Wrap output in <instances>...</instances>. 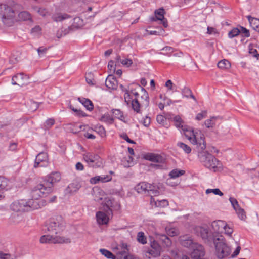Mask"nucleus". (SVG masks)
Returning <instances> with one entry per match:
<instances>
[{
    "label": "nucleus",
    "mask_w": 259,
    "mask_h": 259,
    "mask_svg": "<svg viewBox=\"0 0 259 259\" xmlns=\"http://www.w3.org/2000/svg\"><path fill=\"white\" fill-rule=\"evenodd\" d=\"M185 135L193 144L197 145V149L198 151V158L200 162L207 168L212 170L215 172L218 170L221 164L220 161L217 158L206 151H203L206 148V142L203 134L194 132L192 128L189 129L184 128Z\"/></svg>",
    "instance_id": "obj_1"
},
{
    "label": "nucleus",
    "mask_w": 259,
    "mask_h": 259,
    "mask_svg": "<svg viewBox=\"0 0 259 259\" xmlns=\"http://www.w3.org/2000/svg\"><path fill=\"white\" fill-rule=\"evenodd\" d=\"M200 236L205 243L209 246H214L215 254L219 259L227 257L231 253L230 247L225 242L224 237L220 233H210L207 229L202 228Z\"/></svg>",
    "instance_id": "obj_2"
},
{
    "label": "nucleus",
    "mask_w": 259,
    "mask_h": 259,
    "mask_svg": "<svg viewBox=\"0 0 259 259\" xmlns=\"http://www.w3.org/2000/svg\"><path fill=\"white\" fill-rule=\"evenodd\" d=\"M65 222L61 215H57L47 221L43 228L45 233L57 235L60 234L65 228Z\"/></svg>",
    "instance_id": "obj_3"
},
{
    "label": "nucleus",
    "mask_w": 259,
    "mask_h": 259,
    "mask_svg": "<svg viewBox=\"0 0 259 259\" xmlns=\"http://www.w3.org/2000/svg\"><path fill=\"white\" fill-rule=\"evenodd\" d=\"M11 209L15 212H25L40 208L37 200L21 199L15 201L10 205Z\"/></svg>",
    "instance_id": "obj_4"
},
{
    "label": "nucleus",
    "mask_w": 259,
    "mask_h": 259,
    "mask_svg": "<svg viewBox=\"0 0 259 259\" xmlns=\"http://www.w3.org/2000/svg\"><path fill=\"white\" fill-rule=\"evenodd\" d=\"M50 188L49 187H47L41 180L39 183L32 188L30 192L32 197L31 200H37L39 204V199L40 197H45L51 193Z\"/></svg>",
    "instance_id": "obj_5"
},
{
    "label": "nucleus",
    "mask_w": 259,
    "mask_h": 259,
    "mask_svg": "<svg viewBox=\"0 0 259 259\" xmlns=\"http://www.w3.org/2000/svg\"><path fill=\"white\" fill-rule=\"evenodd\" d=\"M142 88L139 84L133 83L128 85L129 93L133 94L135 96V98L131 100V106L132 109L136 113H141V104L138 101V97L139 96V93L136 91L137 88L139 89Z\"/></svg>",
    "instance_id": "obj_6"
},
{
    "label": "nucleus",
    "mask_w": 259,
    "mask_h": 259,
    "mask_svg": "<svg viewBox=\"0 0 259 259\" xmlns=\"http://www.w3.org/2000/svg\"><path fill=\"white\" fill-rule=\"evenodd\" d=\"M83 158L89 167L98 168L103 166V159L98 154L88 152L83 155Z\"/></svg>",
    "instance_id": "obj_7"
},
{
    "label": "nucleus",
    "mask_w": 259,
    "mask_h": 259,
    "mask_svg": "<svg viewBox=\"0 0 259 259\" xmlns=\"http://www.w3.org/2000/svg\"><path fill=\"white\" fill-rule=\"evenodd\" d=\"M40 242L41 243L52 242L54 243H70L71 240L69 238H65L64 237L59 236H54V234L45 235L40 238Z\"/></svg>",
    "instance_id": "obj_8"
},
{
    "label": "nucleus",
    "mask_w": 259,
    "mask_h": 259,
    "mask_svg": "<svg viewBox=\"0 0 259 259\" xmlns=\"http://www.w3.org/2000/svg\"><path fill=\"white\" fill-rule=\"evenodd\" d=\"M61 180V174L58 171H53L48 176L44 177L42 181L47 186L50 187L51 192H52L54 189V184L60 181Z\"/></svg>",
    "instance_id": "obj_9"
},
{
    "label": "nucleus",
    "mask_w": 259,
    "mask_h": 259,
    "mask_svg": "<svg viewBox=\"0 0 259 259\" xmlns=\"http://www.w3.org/2000/svg\"><path fill=\"white\" fill-rule=\"evenodd\" d=\"M205 255V250L202 245L195 244L193 245L191 256L193 259H201Z\"/></svg>",
    "instance_id": "obj_10"
},
{
    "label": "nucleus",
    "mask_w": 259,
    "mask_h": 259,
    "mask_svg": "<svg viewBox=\"0 0 259 259\" xmlns=\"http://www.w3.org/2000/svg\"><path fill=\"white\" fill-rule=\"evenodd\" d=\"M0 14L2 15L3 19H9L14 16V11L8 5L1 4Z\"/></svg>",
    "instance_id": "obj_11"
},
{
    "label": "nucleus",
    "mask_w": 259,
    "mask_h": 259,
    "mask_svg": "<svg viewBox=\"0 0 259 259\" xmlns=\"http://www.w3.org/2000/svg\"><path fill=\"white\" fill-rule=\"evenodd\" d=\"M226 226V222L222 220H217L214 221L212 222L211 223V227L213 230V232L211 231L208 227H200L199 229V233L200 235V231L201 229L204 228L207 229L209 232L210 233L213 234L214 233H219V232L220 231L221 229H223Z\"/></svg>",
    "instance_id": "obj_12"
},
{
    "label": "nucleus",
    "mask_w": 259,
    "mask_h": 259,
    "mask_svg": "<svg viewBox=\"0 0 259 259\" xmlns=\"http://www.w3.org/2000/svg\"><path fill=\"white\" fill-rule=\"evenodd\" d=\"M100 252L107 258L116 259V258L119 257L120 259H128V254L125 251H122L117 254V256H115L111 251L106 249H100Z\"/></svg>",
    "instance_id": "obj_13"
},
{
    "label": "nucleus",
    "mask_w": 259,
    "mask_h": 259,
    "mask_svg": "<svg viewBox=\"0 0 259 259\" xmlns=\"http://www.w3.org/2000/svg\"><path fill=\"white\" fill-rule=\"evenodd\" d=\"M143 159L156 163H163L164 159L159 154L153 153H147L143 155Z\"/></svg>",
    "instance_id": "obj_14"
},
{
    "label": "nucleus",
    "mask_w": 259,
    "mask_h": 259,
    "mask_svg": "<svg viewBox=\"0 0 259 259\" xmlns=\"http://www.w3.org/2000/svg\"><path fill=\"white\" fill-rule=\"evenodd\" d=\"M116 207L118 208L119 207V205L115 201L108 199L106 200L105 205H104V210L109 214L113 215V210L117 209Z\"/></svg>",
    "instance_id": "obj_15"
},
{
    "label": "nucleus",
    "mask_w": 259,
    "mask_h": 259,
    "mask_svg": "<svg viewBox=\"0 0 259 259\" xmlns=\"http://www.w3.org/2000/svg\"><path fill=\"white\" fill-rule=\"evenodd\" d=\"M161 247L155 240L151 242V249H149L148 252L153 257H158L160 255Z\"/></svg>",
    "instance_id": "obj_16"
},
{
    "label": "nucleus",
    "mask_w": 259,
    "mask_h": 259,
    "mask_svg": "<svg viewBox=\"0 0 259 259\" xmlns=\"http://www.w3.org/2000/svg\"><path fill=\"white\" fill-rule=\"evenodd\" d=\"M110 215L106 211H98L96 215L97 221L100 225L107 224L109 222Z\"/></svg>",
    "instance_id": "obj_17"
},
{
    "label": "nucleus",
    "mask_w": 259,
    "mask_h": 259,
    "mask_svg": "<svg viewBox=\"0 0 259 259\" xmlns=\"http://www.w3.org/2000/svg\"><path fill=\"white\" fill-rule=\"evenodd\" d=\"M105 85L109 89L116 90L118 87V81L113 75H109L106 79Z\"/></svg>",
    "instance_id": "obj_18"
},
{
    "label": "nucleus",
    "mask_w": 259,
    "mask_h": 259,
    "mask_svg": "<svg viewBox=\"0 0 259 259\" xmlns=\"http://www.w3.org/2000/svg\"><path fill=\"white\" fill-rule=\"evenodd\" d=\"M28 77L27 75L23 73H17L14 75L12 78V83L13 85H19L23 84V81L24 79H28Z\"/></svg>",
    "instance_id": "obj_19"
},
{
    "label": "nucleus",
    "mask_w": 259,
    "mask_h": 259,
    "mask_svg": "<svg viewBox=\"0 0 259 259\" xmlns=\"http://www.w3.org/2000/svg\"><path fill=\"white\" fill-rule=\"evenodd\" d=\"M151 188H153L152 184L142 182L137 184L135 186V189L138 193H142L146 191H149V189Z\"/></svg>",
    "instance_id": "obj_20"
},
{
    "label": "nucleus",
    "mask_w": 259,
    "mask_h": 259,
    "mask_svg": "<svg viewBox=\"0 0 259 259\" xmlns=\"http://www.w3.org/2000/svg\"><path fill=\"white\" fill-rule=\"evenodd\" d=\"M48 160V154L46 152H42L37 154L36 157L34 167L35 168L42 166L40 163L46 162Z\"/></svg>",
    "instance_id": "obj_21"
},
{
    "label": "nucleus",
    "mask_w": 259,
    "mask_h": 259,
    "mask_svg": "<svg viewBox=\"0 0 259 259\" xmlns=\"http://www.w3.org/2000/svg\"><path fill=\"white\" fill-rule=\"evenodd\" d=\"M71 18V16L66 13H56L52 15V18L54 21L61 22L65 19Z\"/></svg>",
    "instance_id": "obj_22"
},
{
    "label": "nucleus",
    "mask_w": 259,
    "mask_h": 259,
    "mask_svg": "<svg viewBox=\"0 0 259 259\" xmlns=\"http://www.w3.org/2000/svg\"><path fill=\"white\" fill-rule=\"evenodd\" d=\"M165 11L163 8H159L155 11V17L151 18L152 21H156L157 20H161L164 18V14Z\"/></svg>",
    "instance_id": "obj_23"
},
{
    "label": "nucleus",
    "mask_w": 259,
    "mask_h": 259,
    "mask_svg": "<svg viewBox=\"0 0 259 259\" xmlns=\"http://www.w3.org/2000/svg\"><path fill=\"white\" fill-rule=\"evenodd\" d=\"M152 186L153 188L149 189V191L151 192V194L154 196L159 195L163 191L162 184L159 183L157 185L152 184Z\"/></svg>",
    "instance_id": "obj_24"
},
{
    "label": "nucleus",
    "mask_w": 259,
    "mask_h": 259,
    "mask_svg": "<svg viewBox=\"0 0 259 259\" xmlns=\"http://www.w3.org/2000/svg\"><path fill=\"white\" fill-rule=\"evenodd\" d=\"M142 91L143 92V94L141 96V99L143 100L141 104V107H144L147 108L149 106V97L148 92L144 88H141Z\"/></svg>",
    "instance_id": "obj_25"
},
{
    "label": "nucleus",
    "mask_w": 259,
    "mask_h": 259,
    "mask_svg": "<svg viewBox=\"0 0 259 259\" xmlns=\"http://www.w3.org/2000/svg\"><path fill=\"white\" fill-rule=\"evenodd\" d=\"M79 102L86 108L87 110L91 111L94 109V105L93 102L89 99L78 98Z\"/></svg>",
    "instance_id": "obj_26"
},
{
    "label": "nucleus",
    "mask_w": 259,
    "mask_h": 259,
    "mask_svg": "<svg viewBox=\"0 0 259 259\" xmlns=\"http://www.w3.org/2000/svg\"><path fill=\"white\" fill-rule=\"evenodd\" d=\"M117 63H121L123 66L127 67H130L133 64V61L131 59L124 58H121L120 56L117 55L115 58Z\"/></svg>",
    "instance_id": "obj_27"
},
{
    "label": "nucleus",
    "mask_w": 259,
    "mask_h": 259,
    "mask_svg": "<svg viewBox=\"0 0 259 259\" xmlns=\"http://www.w3.org/2000/svg\"><path fill=\"white\" fill-rule=\"evenodd\" d=\"M151 202H154L155 206L159 207H165L169 205L168 200L166 199L155 200L152 197L151 198Z\"/></svg>",
    "instance_id": "obj_28"
},
{
    "label": "nucleus",
    "mask_w": 259,
    "mask_h": 259,
    "mask_svg": "<svg viewBox=\"0 0 259 259\" xmlns=\"http://www.w3.org/2000/svg\"><path fill=\"white\" fill-rule=\"evenodd\" d=\"M112 113L114 115L115 118L118 119L119 120L126 122L125 119V117L124 115L123 112L120 109H113L111 110Z\"/></svg>",
    "instance_id": "obj_29"
},
{
    "label": "nucleus",
    "mask_w": 259,
    "mask_h": 259,
    "mask_svg": "<svg viewBox=\"0 0 259 259\" xmlns=\"http://www.w3.org/2000/svg\"><path fill=\"white\" fill-rule=\"evenodd\" d=\"M183 97H186L187 98H191L193 99L195 101H196V99L195 96L193 95L192 91L191 89L188 87H185L181 91Z\"/></svg>",
    "instance_id": "obj_30"
},
{
    "label": "nucleus",
    "mask_w": 259,
    "mask_h": 259,
    "mask_svg": "<svg viewBox=\"0 0 259 259\" xmlns=\"http://www.w3.org/2000/svg\"><path fill=\"white\" fill-rule=\"evenodd\" d=\"M99 120L104 122L108 124H112L114 122V118L108 113H106L102 115Z\"/></svg>",
    "instance_id": "obj_31"
},
{
    "label": "nucleus",
    "mask_w": 259,
    "mask_h": 259,
    "mask_svg": "<svg viewBox=\"0 0 259 259\" xmlns=\"http://www.w3.org/2000/svg\"><path fill=\"white\" fill-rule=\"evenodd\" d=\"M119 87L123 92H125L124 95L125 102L127 105H129L132 99V97L129 93L128 88L127 89H126L122 84H120Z\"/></svg>",
    "instance_id": "obj_32"
},
{
    "label": "nucleus",
    "mask_w": 259,
    "mask_h": 259,
    "mask_svg": "<svg viewBox=\"0 0 259 259\" xmlns=\"http://www.w3.org/2000/svg\"><path fill=\"white\" fill-rule=\"evenodd\" d=\"M185 171L183 170H179L178 169H172L169 174V176L171 179H175L180 176L184 175Z\"/></svg>",
    "instance_id": "obj_33"
},
{
    "label": "nucleus",
    "mask_w": 259,
    "mask_h": 259,
    "mask_svg": "<svg viewBox=\"0 0 259 259\" xmlns=\"http://www.w3.org/2000/svg\"><path fill=\"white\" fill-rule=\"evenodd\" d=\"M256 45L253 44H250L249 45V53L252 55L254 57H255L257 60H259V54L257 53V51L255 48Z\"/></svg>",
    "instance_id": "obj_34"
},
{
    "label": "nucleus",
    "mask_w": 259,
    "mask_h": 259,
    "mask_svg": "<svg viewBox=\"0 0 259 259\" xmlns=\"http://www.w3.org/2000/svg\"><path fill=\"white\" fill-rule=\"evenodd\" d=\"M9 181L4 177L0 176V190H8Z\"/></svg>",
    "instance_id": "obj_35"
},
{
    "label": "nucleus",
    "mask_w": 259,
    "mask_h": 259,
    "mask_svg": "<svg viewBox=\"0 0 259 259\" xmlns=\"http://www.w3.org/2000/svg\"><path fill=\"white\" fill-rule=\"evenodd\" d=\"M177 145L178 147L182 149L186 154H189L191 152L192 150L191 147L183 142H178Z\"/></svg>",
    "instance_id": "obj_36"
},
{
    "label": "nucleus",
    "mask_w": 259,
    "mask_h": 259,
    "mask_svg": "<svg viewBox=\"0 0 259 259\" xmlns=\"http://www.w3.org/2000/svg\"><path fill=\"white\" fill-rule=\"evenodd\" d=\"M181 244L182 246L187 247L191 248L192 249L193 245H195L196 243H194L192 240L188 239H182L181 240Z\"/></svg>",
    "instance_id": "obj_37"
},
{
    "label": "nucleus",
    "mask_w": 259,
    "mask_h": 259,
    "mask_svg": "<svg viewBox=\"0 0 259 259\" xmlns=\"http://www.w3.org/2000/svg\"><path fill=\"white\" fill-rule=\"evenodd\" d=\"M247 17L253 29H255L259 25V19L252 17L251 16H248Z\"/></svg>",
    "instance_id": "obj_38"
},
{
    "label": "nucleus",
    "mask_w": 259,
    "mask_h": 259,
    "mask_svg": "<svg viewBox=\"0 0 259 259\" xmlns=\"http://www.w3.org/2000/svg\"><path fill=\"white\" fill-rule=\"evenodd\" d=\"M137 241L142 244H145L147 243V238L145 236L144 233L143 232H139L137 234Z\"/></svg>",
    "instance_id": "obj_39"
},
{
    "label": "nucleus",
    "mask_w": 259,
    "mask_h": 259,
    "mask_svg": "<svg viewBox=\"0 0 259 259\" xmlns=\"http://www.w3.org/2000/svg\"><path fill=\"white\" fill-rule=\"evenodd\" d=\"M18 17L23 21L29 20L31 19L30 13L27 11H22L19 13Z\"/></svg>",
    "instance_id": "obj_40"
},
{
    "label": "nucleus",
    "mask_w": 259,
    "mask_h": 259,
    "mask_svg": "<svg viewBox=\"0 0 259 259\" xmlns=\"http://www.w3.org/2000/svg\"><path fill=\"white\" fill-rule=\"evenodd\" d=\"M218 67L222 69L228 68L230 67V63L227 60L224 59L218 62Z\"/></svg>",
    "instance_id": "obj_41"
},
{
    "label": "nucleus",
    "mask_w": 259,
    "mask_h": 259,
    "mask_svg": "<svg viewBox=\"0 0 259 259\" xmlns=\"http://www.w3.org/2000/svg\"><path fill=\"white\" fill-rule=\"evenodd\" d=\"M85 77L86 81L89 84L93 85L95 84V80L93 78V74L91 72L87 73Z\"/></svg>",
    "instance_id": "obj_42"
},
{
    "label": "nucleus",
    "mask_w": 259,
    "mask_h": 259,
    "mask_svg": "<svg viewBox=\"0 0 259 259\" xmlns=\"http://www.w3.org/2000/svg\"><path fill=\"white\" fill-rule=\"evenodd\" d=\"M236 212L237 213L238 217L242 220H245L246 218V213L244 210L241 207L238 208L236 210H235Z\"/></svg>",
    "instance_id": "obj_43"
},
{
    "label": "nucleus",
    "mask_w": 259,
    "mask_h": 259,
    "mask_svg": "<svg viewBox=\"0 0 259 259\" xmlns=\"http://www.w3.org/2000/svg\"><path fill=\"white\" fill-rule=\"evenodd\" d=\"M240 33V31L239 30V27L234 28L228 33V37L232 38L238 35Z\"/></svg>",
    "instance_id": "obj_44"
},
{
    "label": "nucleus",
    "mask_w": 259,
    "mask_h": 259,
    "mask_svg": "<svg viewBox=\"0 0 259 259\" xmlns=\"http://www.w3.org/2000/svg\"><path fill=\"white\" fill-rule=\"evenodd\" d=\"M95 131L97 132L102 137L106 136L105 129L102 125L95 126Z\"/></svg>",
    "instance_id": "obj_45"
},
{
    "label": "nucleus",
    "mask_w": 259,
    "mask_h": 259,
    "mask_svg": "<svg viewBox=\"0 0 259 259\" xmlns=\"http://www.w3.org/2000/svg\"><path fill=\"white\" fill-rule=\"evenodd\" d=\"M239 30L240 31V34L242 35L243 37H248L250 36V32L249 30L247 29L246 28L239 26Z\"/></svg>",
    "instance_id": "obj_46"
},
{
    "label": "nucleus",
    "mask_w": 259,
    "mask_h": 259,
    "mask_svg": "<svg viewBox=\"0 0 259 259\" xmlns=\"http://www.w3.org/2000/svg\"><path fill=\"white\" fill-rule=\"evenodd\" d=\"M161 240L163 243V245L166 247H169L171 244V241L170 239L165 235L161 236Z\"/></svg>",
    "instance_id": "obj_47"
},
{
    "label": "nucleus",
    "mask_w": 259,
    "mask_h": 259,
    "mask_svg": "<svg viewBox=\"0 0 259 259\" xmlns=\"http://www.w3.org/2000/svg\"><path fill=\"white\" fill-rule=\"evenodd\" d=\"M207 115V112L206 110H203L200 113L197 114L195 119L198 121H200L203 119L206 118Z\"/></svg>",
    "instance_id": "obj_48"
},
{
    "label": "nucleus",
    "mask_w": 259,
    "mask_h": 259,
    "mask_svg": "<svg viewBox=\"0 0 259 259\" xmlns=\"http://www.w3.org/2000/svg\"><path fill=\"white\" fill-rule=\"evenodd\" d=\"M120 138L125 140L127 143L131 144H136V142L131 139H130L126 133H122L119 135Z\"/></svg>",
    "instance_id": "obj_49"
},
{
    "label": "nucleus",
    "mask_w": 259,
    "mask_h": 259,
    "mask_svg": "<svg viewBox=\"0 0 259 259\" xmlns=\"http://www.w3.org/2000/svg\"><path fill=\"white\" fill-rule=\"evenodd\" d=\"M215 117H212L209 119H207L205 121V125L207 128L212 127L215 125Z\"/></svg>",
    "instance_id": "obj_50"
},
{
    "label": "nucleus",
    "mask_w": 259,
    "mask_h": 259,
    "mask_svg": "<svg viewBox=\"0 0 259 259\" xmlns=\"http://www.w3.org/2000/svg\"><path fill=\"white\" fill-rule=\"evenodd\" d=\"M211 192L213 193L215 195H218L220 196H222L223 195V193L218 188H215V189H208L206 191V194H209Z\"/></svg>",
    "instance_id": "obj_51"
},
{
    "label": "nucleus",
    "mask_w": 259,
    "mask_h": 259,
    "mask_svg": "<svg viewBox=\"0 0 259 259\" xmlns=\"http://www.w3.org/2000/svg\"><path fill=\"white\" fill-rule=\"evenodd\" d=\"M229 201L235 210H236L238 208H239L240 207L236 198L230 197L229 198Z\"/></svg>",
    "instance_id": "obj_52"
},
{
    "label": "nucleus",
    "mask_w": 259,
    "mask_h": 259,
    "mask_svg": "<svg viewBox=\"0 0 259 259\" xmlns=\"http://www.w3.org/2000/svg\"><path fill=\"white\" fill-rule=\"evenodd\" d=\"M50 48V47L47 48L43 46L39 47L37 49V51L38 52V55L40 56H43L46 54L47 52L48 49Z\"/></svg>",
    "instance_id": "obj_53"
},
{
    "label": "nucleus",
    "mask_w": 259,
    "mask_h": 259,
    "mask_svg": "<svg viewBox=\"0 0 259 259\" xmlns=\"http://www.w3.org/2000/svg\"><path fill=\"white\" fill-rule=\"evenodd\" d=\"M156 120L158 123L164 125L166 122V118L162 115H158L156 117Z\"/></svg>",
    "instance_id": "obj_54"
},
{
    "label": "nucleus",
    "mask_w": 259,
    "mask_h": 259,
    "mask_svg": "<svg viewBox=\"0 0 259 259\" xmlns=\"http://www.w3.org/2000/svg\"><path fill=\"white\" fill-rule=\"evenodd\" d=\"M225 230V233L226 234L228 235L229 236H231L233 232V229L232 227H230L229 225L226 223V226L223 228Z\"/></svg>",
    "instance_id": "obj_55"
},
{
    "label": "nucleus",
    "mask_w": 259,
    "mask_h": 259,
    "mask_svg": "<svg viewBox=\"0 0 259 259\" xmlns=\"http://www.w3.org/2000/svg\"><path fill=\"white\" fill-rule=\"evenodd\" d=\"M142 124L145 127H148L151 123V118L148 116H146L141 121Z\"/></svg>",
    "instance_id": "obj_56"
},
{
    "label": "nucleus",
    "mask_w": 259,
    "mask_h": 259,
    "mask_svg": "<svg viewBox=\"0 0 259 259\" xmlns=\"http://www.w3.org/2000/svg\"><path fill=\"white\" fill-rule=\"evenodd\" d=\"M100 182L102 183L108 182L112 180V177L110 175L100 176Z\"/></svg>",
    "instance_id": "obj_57"
},
{
    "label": "nucleus",
    "mask_w": 259,
    "mask_h": 259,
    "mask_svg": "<svg viewBox=\"0 0 259 259\" xmlns=\"http://www.w3.org/2000/svg\"><path fill=\"white\" fill-rule=\"evenodd\" d=\"M55 124V120L53 118H49L45 122V126L50 128Z\"/></svg>",
    "instance_id": "obj_58"
},
{
    "label": "nucleus",
    "mask_w": 259,
    "mask_h": 259,
    "mask_svg": "<svg viewBox=\"0 0 259 259\" xmlns=\"http://www.w3.org/2000/svg\"><path fill=\"white\" fill-rule=\"evenodd\" d=\"M174 49L172 47L169 46H165L161 49V50L166 52V53L168 55L174 52Z\"/></svg>",
    "instance_id": "obj_59"
},
{
    "label": "nucleus",
    "mask_w": 259,
    "mask_h": 259,
    "mask_svg": "<svg viewBox=\"0 0 259 259\" xmlns=\"http://www.w3.org/2000/svg\"><path fill=\"white\" fill-rule=\"evenodd\" d=\"M100 176L92 177L90 180V183L92 184H96L100 182Z\"/></svg>",
    "instance_id": "obj_60"
},
{
    "label": "nucleus",
    "mask_w": 259,
    "mask_h": 259,
    "mask_svg": "<svg viewBox=\"0 0 259 259\" xmlns=\"http://www.w3.org/2000/svg\"><path fill=\"white\" fill-rule=\"evenodd\" d=\"M41 31V28L39 26H35L34 28L31 29L32 33L40 34Z\"/></svg>",
    "instance_id": "obj_61"
},
{
    "label": "nucleus",
    "mask_w": 259,
    "mask_h": 259,
    "mask_svg": "<svg viewBox=\"0 0 259 259\" xmlns=\"http://www.w3.org/2000/svg\"><path fill=\"white\" fill-rule=\"evenodd\" d=\"M17 143L15 142L11 143L9 146V150L15 151L17 148Z\"/></svg>",
    "instance_id": "obj_62"
},
{
    "label": "nucleus",
    "mask_w": 259,
    "mask_h": 259,
    "mask_svg": "<svg viewBox=\"0 0 259 259\" xmlns=\"http://www.w3.org/2000/svg\"><path fill=\"white\" fill-rule=\"evenodd\" d=\"M165 87L167 88L168 91H171L173 90V83L171 80H168L165 84Z\"/></svg>",
    "instance_id": "obj_63"
},
{
    "label": "nucleus",
    "mask_w": 259,
    "mask_h": 259,
    "mask_svg": "<svg viewBox=\"0 0 259 259\" xmlns=\"http://www.w3.org/2000/svg\"><path fill=\"white\" fill-rule=\"evenodd\" d=\"M0 259H12L10 254L0 252Z\"/></svg>",
    "instance_id": "obj_64"
}]
</instances>
